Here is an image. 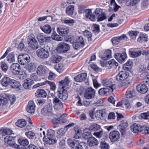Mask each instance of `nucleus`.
I'll list each match as a JSON object with an SVG mask.
<instances>
[{"mask_svg": "<svg viewBox=\"0 0 149 149\" xmlns=\"http://www.w3.org/2000/svg\"><path fill=\"white\" fill-rule=\"evenodd\" d=\"M10 69L15 74H17L19 73V77L21 79H24L25 77L26 76L25 72H22L21 71L20 72L21 67L18 63H13L10 66Z\"/></svg>", "mask_w": 149, "mask_h": 149, "instance_id": "f257e3e1", "label": "nucleus"}, {"mask_svg": "<svg viewBox=\"0 0 149 149\" xmlns=\"http://www.w3.org/2000/svg\"><path fill=\"white\" fill-rule=\"evenodd\" d=\"M43 134L44 135L43 139L45 143L49 144H52L55 143L54 131L52 130H47L46 136H45L44 131L43 132Z\"/></svg>", "mask_w": 149, "mask_h": 149, "instance_id": "f03ea898", "label": "nucleus"}, {"mask_svg": "<svg viewBox=\"0 0 149 149\" xmlns=\"http://www.w3.org/2000/svg\"><path fill=\"white\" fill-rule=\"evenodd\" d=\"M80 90H82L83 92L84 91V97L86 99H92L94 98L95 96V91L91 87L87 88L85 90L84 88H82L80 89Z\"/></svg>", "mask_w": 149, "mask_h": 149, "instance_id": "7ed1b4c3", "label": "nucleus"}, {"mask_svg": "<svg viewBox=\"0 0 149 149\" xmlns=\"http://www.w3.org/2000/svg\"><path fill=\"white\" fill-rule=\"evenodd\" d=\"M70 47H49V52L51 54H57L67 52L70 49Z\"/></svg>", "mask_w": 149, "mask_h": 149, "instance_id": "20e7f679", "label": "nucleus"}, {"mask_svg": "<svg viewBox=\"0 0 149 149\" xmlns=\"http://www.w3.org/2000/svg\"><path fill=\"white\" fill-rule=\"evenodd\" d=\"M3 142L5 145L7 146H10L13 147H15L17 144L15 143V137L8 135L4 139Z\"/></svg>", "mask_w": 149, "mask_h": 149, "instance_id": "39448f33", "label": "nucleus"}, {"mask_svg": "<svg viewBox=\"0 0 149 149\" xmlns=\"http://www.w3.org/2000/svg\"><path fill=\"white\" fill-rule=\"evenodd\" d=\"M129 74L125 71H121L119 72L116 75V78L117 81L119 82H122L129 77Z\"/></svg>", "mask_w": 149, "mask_h": 149, "instance_id": "423d86ee", "label": "nucleus"}, {"mask_svg": "<svg viewBox=\"0 0 149 149\" xmlns=\"http://www.w3.org/2000/svg\"><path fill=\"white\" fill-rule=\"evenodd\" d=\"M36 51V53L37 56L42 59L47 58L49 56V52L44 49L43 47H40Z\"/></svg>", "mask_w": 149, "mask_h": 149, "instance_id": "0eeeda50", "label": "nucleus"}, {"mask_svg": "<svg viewBox=\"0 0 149 149\" xmlns=\"http://www.w3.org/2000/svg\"><path fill=\"white\" fill-rule=\"evenodd\" d=\"M115 59L120 63H123L127 59V56L125 52L122 53H116L114 54Z\"/></svg>", "mask_w": 149, "mask_h": 149, "instance_id": "6e6552de", "label": "nucleus"}, {"mask_svg": "<svg viewBox=\"0 0 149 149\" xmlns=\"http://www.w3.org/2000/svg\"><path fill=\"white\" fill-rule=\"evenodd\" d=\"M48 84L50 87V89L51 90L54 91L56 88V85L54 83L48 80H46L44 82L41 83H38L34 85L33 86V88H36L41 86H42Z\"/></svg>", "mask_w": 149, "mask_h": 149, "instance_id": "1a4fd4ad", "label": "nucleus"}, {"mask_svg": "<svg viewBox=\"0 0 149 149\" xmlns=\"http://www.w3.org/2000/svg\"><path fill=\"white\" fill-rule=\"evenodd\" d=\"M30 58L29 56L27 54H22L19 55L18 58V61L19 63L22 65L27 63L30 61Z\"/></svg>", "mask_w": 149, "mask_h": 149, "instance_id": "9d476101", "label": "nucleus"}, {"mask_svg": "<svg viewBox=\"0 0 149 149\" xmlns=\"http://www.w3.org/2000/svg\"><path fill=\"white\" fill-rule=\"evenodd\" d=\"M120 137L119 132L116 130H113L109 134V138L112 142H114L118 141Z\"/></svg>", "mask_w": 149, "mask_h": 149, "instance_id": "9b49d317", "label": "nucleus"}, {"mask_svg": "<svg viewBox=\"0 0 149 149\" xmlns=\"http://www.w3.org/2000/svg\"><path fill=\"white\" fill-rule=\"evenodd\" d=\"M128 126V124L125 120L121 121V124L117 127V129L120 132L122 137H124L125 134L126 127Z\"/></svg>", "mask_w": 149, "mask_h": 149, "instance_id": "f8f14e48", "label": "nucleus"}, {"mask_svg": "<svg viewBox=\"0 0 149 149\" xmlns=\"http://www.w3.org/2000/svg\"><path fill=\"white\" fill-rule=\"evenodd\" d=\"M113 79L112 78L110 79H105L102 81V84L104 86H107V88H112L113 91L115 89V85L113 84Z\"/></svg>", "mask_w": 149, "mask_h": 149, "instance_id": "ddd939ff", "label": "nucleus"}, {"mask_svg": "<svg viewBox=\"0 0 149 149\" xmlns=\"http://www.w3.org/2000/svg\"><path fill=\"white\" fill-rule=\"evenodd\" d=\"M73 47H83L85 45L83 38L81 36L78 37L77 38L72 42Z\"/></svg>", "mask_w": 149, "mask_h": 149, "instance_id": "4468645a", "label": "nucleus"}, {"mask_svg": "<svg viewBox=\"0 0 149 149\" xmlns=\"http://www.w3.org/2000/svg\"><path fill=\"white\" fill-rule=\"evenodd\" d=\"M136 95V91L134 88H129L125 93V96L127 99H132Z\"/></svg>", "mask_w": 149, "mask_h": 149, "instance_id": "2eb2a0df", "label": "nucleus"}, {"mask_svg": "<svg viewBox=\"0 0 149 149\" xmlns=\"http://www.w3.org/2000/svg\"><path fill=\"white\" fill-rule=\"evenodd\" d=\"M112 88H103L100 89L98 91L99 94L102 96H107L113 91Z\"/></svg>", "mask_w": 149, "mask_h": 149, "instance_id": "dca6fc26", "label": "nucleus"}, {"mask_svg": "<svg viewBox=\"0 0 149 149\" xmlns=\"http://www.w3.org/2000/svg\"><path fill=\"white\" fill-rule=\"evenodd\" d=\"M47 68L43 65H40L37 70V74L40 76H44L47 73Z\"/></svg>", "mask_w": 149, "mask_h": 149, "instance_id": "f3484780", "label": "nucleus"}, {"mask_svg": "<svg viewBox=\"0 0 149 149\" xmlns=\"http://www.w3.org/2000/svg\"><path fill=\"white\" fill-rule=\"evenodd\" d=\"M137 91L139 93L142 94L146 93L148 91L147 86L144 84H140L137 85L136 87Z\"/></svg>", "mask_w": 149, "mask_h": 149, "instance_id": "a211bd4d", "label": "nucleus"}, {"mask_svg": "<svg viewBox=\"0 0 149 149\" xmlns=\"http://www.w3.org/2000/svg\"><path fill=\"white\" fill-rule=\"evenodd\" d=\"M126 39L127 38L126 35L123 34L120 36L114 37L111 38V41L113 44L117 45L119 43L120 41L123 39Z\"/></svg>", "mask_w": 149, "mask_h": 149, "instance_id": "6ab92c4d", "label": "nucleus"}, {"mask_svg": "<svg viewBox=\"0 0 149 149\" xmlns=\"http://www.w3.org/2000/svg\"><path fill=\"white\" fill-rule=\"evenodd\" d=\"M31 35L29 36L28 44L30 47H38V42L34 38L33 35Z\"/></svg>", "mask_w": 149, "mask_h": 149, "instance_id": "aec40b11", "label": "nucleus"}, {"mask_svg": "<svg viewBox=\"0 0 149 149\" xmlns=\"http://www.w3.org/2000/svg\"><path fill=\"white\" fill-rule=\"evenodd\" d=\"M35 105L33 101L29 102L26 107V110L28 112L31 114L33 113L35 111Z\"/></svg>", "mask_w": 149, "mask_h": 149, "instance_id": "412c9836", "label": "nucleus"}, {"mask_svg": "<svg viewBox=\"0 0 149 149\" xmlns=\"http://www.w3.org/2000/svg\"><path fill=\"white\" fill-rule=\"evenodd\" d=\"M53 103L54 107L55 109H59L63 107V104L61 101L57 97H56L53 99Z\"/></svg>", "mask_w": 149, "mask_h": 149, "instance_id": "4be33fe9", "label": "nucleus"}, {"mask_svg": "<svg viewBox=\"0 0 149 149\" xmlns=\"http://www.w3.org/2000/svg\"><path fill=\"white\" fill-rule=\"evenodd\" d=\"M84 13L85 15L86 18H89L92 21H95V16L92 14V10L91 9H86Z\"/></svg>", "mask_w": 149, "mask_h": 149, "instance_id": "5701e85b", "label": "nucleus"}, {"mask_svg": "<svg viewBox=\"0 0 149 149\" xmlns=\"http://www.w3.org/2000/svg\"><path fill=\"white\" fill-rule=\"evenodd\" d=\"M47 95L46 91L43 89H38L35 93V96L37 97L45 98Z\"/></svg>", "mask_w": 149, "mask_h": 149, "instance_id": "b1692460", "label": "nucleus"}, {"mask_svg": "<svg viewBox=\"0 0 149 149\" xmlns=\"http://www.w3.org/2000/svg\"><path fill=\"white\" fill-rule=\"evenodd\" d=\"M148 40V35L146 33H141L137 38V41L140 43H142L143 42H147Z\"/></svg>", "mask_w": 149, "mask_h": 149, "instance_id": "393cba45", "label": "nucleus"}, {"mask_svg": "<svg viewBox=\"0 0 149 149\" xmlns=\"http://www.w3.org/2000/svg\"><path fill=\"white\" fill-rule=\"evenodd\" d=\"M33 80L28 78L25 79L23 84V86L26 89H29L31 88L32 85L33 84Z\"/></svg>", "mask_w": 149, "mask_h": 149, "instance_id": "a878e982", "label": "nucleus"}, {"mask_svg": "<svg viewBox=\"0 0 149 149\" xmlns=\"http://www.w3.org/2000/svg\"><path fill=\"white\" fill-rule=\"evenodd\" d=\"M132 82V80L130 77L127 78V79H126L121 82L120 85L121 87L126 88L131 85Z\"/></svg>", "mask_w": 149, "mask_h": 149, "instance_id": "bb28decb", "label": "nucleus"}, {"mask_svg": "<svg viewBox=\"0 0 149 149\" xmlns=\"http://www.w3.org/2000/svg\"><path fill=\"white\" fill-rule=\"evenodd\" d=\"M106 65L107 68L110 69L112 68H116L118 65V64L114 59H112L107 61Z\"/></svg>", "mask_w": 149, "mask_h": 149, "instance_id": "cd10ccee", "label": "nucleus"}, {"mask_svg": "<svg viewBox=\"0 0 149 149\" xmlns=\"http://www.w3.org/2000/svg\"><path fill=\"white\" fill-rule=\"evenodd\" d=\"M132 66V60L129 59L127 62L123 65V69L126 71H130L131 70Z\"/></svg>", "mask_w": 149, "mask_h": 149, "instance_id": "c85d7f7f", "label": "nucleus"}, {"mask_svg": "<svg viewBox=\"0 0 149 149\" xmlns=\"http://www.w3.org/2000/svg\"><path fill=\"white\" fill-rule=\"evenodd\" d=\"M58 97L62 100H66L68 97V93L67 91L63 89L62 92L61 91L58 93Z\"/></svg>", "mask_w": 149, "mask_h": 149, "instance_id": "c756f323", "label": "nucleus"}, {"mask_svg": "<svg viewBox=\"0 0 149 149\" xmlns=\"http://www.w3.org/2000/svg\"><path fill=\"white\" fill-rule=\"evenodd\" d=\"M87 77L86 73H83L78 74L74 78L75 81L77 82H81L84 81Z\"/></svg>", "mask_w": 149, "mask_h": 149, "instance_id": "7c9ffc66", "label": "nucleus"}, {"mask_svg": "<svg viewBox=\"0 0 149 149\" xmlns=\"http://www.w3.org/2000/svg\"><path fill=\"white\" fill-rule=\"evenodd\" d=\"M21 86L19 82L14 79H11L9 86L12 88L19 89Z\"/></svg>", "mask_w": 149, "mask_h": 149, "instance_id": "2f4dec72", "label": "nucleus"}, {"mask_svg": "<svg viewBox=\"0 0 149 149\" xmlns=\"http://www.w3.org/2000/svg\"><path fill=\"white\" fill-rule=\"evenodd\" d=\"M106 113L105 110L102 109L97 110L94 113V115L96 119L99 120L101 119L103 116L104 114Z\"/></svg>", "mask_w": 149, "mask_h": 149, "instance_id": "473e14b6", "label": "nucleus"}, {"mask_svg": "<svg viewBox=\"0 0 149 149\" xmlns=\"http://www.w3.org/2000/svg\"><path fill=\"white\" fill-rule=\"evenodd\" d=\"M87 143L90 146H94L99 144V142L97 139L93 137H91L87 140Z\"/></svg>", "mask_w": 149, "mask_h": 149, "instance_id": "72a5a7b5", "label": "nucleus"}, {"mask_svg": "<svg viewBox=\"0 0 149 149\" xmlns=\"http://www.w3.org/2000/svg\"><path fill=\"white\" fill-rule=\"evenodd\" d=\"M11 79L9 77L4 76L1 80V84L4 86H9Z\"/></svg>", "mask_w": 149, "mask_h": 149, "instance_id": "f704fd0d", "label": "nucleus"}, {"mask_svg": "<svg viewBox=\"0 0 149 149\" xmlns=\"http://www.w3.org/2000/svg\"><path fill=\"white\" fill-rule=\"evenodd\" d=\"M67 143L72 148L74 149L79 142L74 139H68L67 140Z\"/></svg>", "mask_w": 149, "mask_h": 149, "instance_id": "c9c22d12", "label": "nucleus"}, {"mask_svg": "<svg viewBox=\"0 0 149 149\" xmlns=\"http://www.w3.org/2000/svg\"><path fill=\"white\" fill-rule=\"evenodd\" d=\"M141 126L136 123H134L131 126V129L134 133H137L140 132L141 129L143 128Z\"/></svg>", "mask_w": 149, "mask_h": 149, "instance_id": "e433bc0d", "label": "nucleus"}, {"mask_svg": "<svg viewBox=\"0 0 149 149\" xmlns=\"http://www.w3.org/2000/svg\"><path fill=\"white\" fill-rule=\"evenodd\" d=\"M70 82L69 79L68 77H65L64 80H62L59 82V85L63 89L65 88Z\"/></svg>", "mask_w": 149, "mask_h": 149, "instance_id": "4c0bfd02", "label": "nucleus"}, {"mask_svg": "<svg viewBox=\"0 0 149 149\" xmlns=\"http://www.w3.org/2000/svg\"><path fill=\"white\" fill-rule=\"evenodd\" d=\"M142 54L141 50H138L136 51H134L129 50V55L132 57L136 58L140 56Z\"/></svg>", "mask_w": 149, "mask_h": 149, "instance_id": "58836bf2", "label": "nucleus"}, {"mask_svg": "<svg viewBox=\"0 0 149 149\" xmlns=\"http://www.w3.org/2000/svg\"><path fill=\"white\" fill-rule=\"evenodd\" d=\"M111 57V51L110 49L106 50L102 57V59L107 60L109 59Z\"/></svg>", "mask_w": 149, "mask_h": 149, "instance_id": "ea45409f", "label": "nucleus"}, {"mask_svg": "<svg viewBox=\"0 0 149 149\" xmlns=\"http://www.w3.org/2000/svg\"><path fill=\"white\" fill-rule=\"evenodd\" d=\"M18 141L21 146H25L28 145L29 143V141L27 139L23 138H19Z\"/></svg>", "mask_w": 149, "mask_h": 149, "instance_id": "a19ab883", "label": "nucleus"}, {"mask_svg": "<svg viewBox=\"0 0 149 149\" xmlns=\"http://www.w3.org/2000/svg\"><path fill=\"white\" fill-rule=\"evenodd\" d=\"M52 111V107L49 105H47L45 106L41 110V112L44 115L50 113Z\"/></svg>", "mask_w": 149, "mask_h": 149, "instance_id": "79ce46f5", "label": "nucleus"}, {"mask_svg": "<svg viewBox=\"0 0 149 149\" xmlns=\"http://www.w3.org/2000/svg\"><path fill=\"white\" fill-rule=\"evenodd\" d=\"M40 28L43 32L46 33H50L52 31V28L49 25L45 24L43 26H41Z\"/></svg>", "mask_w": 149, "mask_h": 149, "instance_id": "37998d69", "label": "nucleus"}, {"mask_svg": "<svg viewBox=\"0 0 149 149\" xmlns=\"http://www.w3.org/2000/svg\"><path fill=\"white\" fill-rule=\"evenodd\" d=\"M62 57L58 55H53L50 58L51 61L54 63H57L62 59Z\"/></svg>", "mask_w": 149, "mask_h": 149, "instance_id": "c03bdc74", "label": "nucleus"}, {"mask_svg": "<svg viewBox=\"0 0 149 149\" xmlns=\"http://www.w3.org/2000/svg\"><path fill=\"white\" fill-rule=\"evenodd\" d=\"M26 124V122L24 119H20L17 120L15 125L17 126L22 128L25 127Z\"/></svg>", "mask_w": 149, "mask_h": 149, "instance_id": "a18cd8bd", "label": "nucleus"}, {"mask_svg": "<svg viewBox=\"0 0 149 149\" xmlns=\"http://www.w3.org/2000/svg\"><path fill=\"white\" fill-rule=\"evenodd\" d=\"M12 133V130L8 128L1 129L0 130V134L3 136L10 135Z\"/></svg>", "mask_w": 149, "mask_h": 149, "instance_id": "49530a36", "label": "nucleus"}, {"mask_svg": "<svg viewBox=\"0 0 149 149\" xmlns=\"http://www.w3.org/2000/svg\"><path fill=\"white\" fill-rule=\"evenodd\" d=\"M24 68L28 70L29 72H30L34 71L36 69V67L33 63H30L25 65Z\"/></svg>", "mask_w": 149, "mask_h": 149, "instance_id": "de8ad7c7", "label": "nucleus"}, {"mask_svg": "<svg viewBox=\"0 0 149 149\" xmlns=\"http://www.w3.org/2000/svg\"><path fill=\"white\" fill-rule=\"evenodd\" d=\"M101 128L100 126L95 123H93L90 126L89 130L91 132L99 130Z\"/></svg>", "mask_w": 149, "mask_h": 149, "instance_id": "09e8293b", "label": "nucleus"}, {"mask_svg": "<svg viewBox=\"0 0 149 149\" xmlns=\"http://www.w3.org/2000/svg\"><path fill=\"white\" fill-rule=\"evenodd\" d=\"M57 32L62 36H65L69 32V31L67 29L58 28L57 29Z\"/></svg>", "mask_w": 149, "mask_h": 149, "instance_id": "8fccbe9b", "label": "nucleus"}, {"mask_svg": "<svg viewBox=\"0 0 149 149\" xmlns=\"http://www.w3.org/2000/svg\"><path fill=\"white\" fill-rule=\"evenodd\" d=\"M74 6L69 5L67 7L66 9V13L68 15H73L74 13Z\"/></svg>", "mask_w": 149, "mask_h": 149, "instance_id": "3c124183", "label": "nucleus"}, {"mask_svg": "<svg viewBox=\"0 0 149 149\" xmlns=\"http://www.w3.org/2000/svg\"><path fill=\"white\" fill-rule=\"evenodd\" d=\"M37 39L40 44L41 45H43V43L45 42V37L42 33H40L38 35Z\"/></svg>", "mask_w": 149, "mask_h": 149, "instance_id": "603ef678", "label": "nucleus"}, {"mask_svg": "<svg viewBox=\"0 0 149 149\" xmlns=\"http://www.w3.org/2000/svg\"><path fill=\"white\" fill-rule=\"evenodd\" d=\"M74 129L75 132L74 138L76 139L79 138L80 137L79 135L80 134L81 132L80 128L79 127L76 126L74 127Z\"/></svg>", "mask_w": 149, "mask_h": 149, "instance_id": "864d4df0", "label": "nucleus"}, {"mask_svg": "<svg viewBox=\"0 0 149 149\" xmlns=\"http://www.w3.org/2000/svg\"><path fill=\"white\" fill-rule=\"evenodd\" d=\"M83 33L87 38L88 41H91L92 40V35L91 32L88 30H85L83 32Z\"/></svg>", "mask_w": 149, "mask_h": 149, "instance_id": "5fc2aeb1", "label": "nucleus"}, {"mask_svg": "<svg viewBox=\"0 0 149 149\" xmlns=\"http://www.w3.org/2000/svg\"><path fill=\"white\" fill-rule=\"evenodd\" d=\"M87 144L84 142H81L78 144L74 149H87Z\"/></svg>", "mask_w": 149, "mask_h": 149, "instance_id": "6e6d98bb", "label": "nucleus"}, {"mask_svg": "<svg viewBox=\"0 0 149 149\" xmlns=\"http://www.w3.org/2000/svg\"><path fill=\"white\" fill-rule=\"evenodd\" d=\"M55 68L59 73L62 72L64 69L63 65L61 63L56 64L55 66Z\"/></svg>", "mask_w": 149, "mask_h": 149, "instance_id": "4d7b16f0", "label": "nucleus"}, {"mask_svg": "<svg viewBox=\"0 0 149 149\" xmlns=\"http://www.w3.org/2000/svg\"><path fill=\"white\" fill-rule=\"evenodd\" d=\"M86 129H85L83 131V133L82 134V137L85 139H88L91 136V133L89 131H87Z\"/></svg>", "mask_w": 149, "mask_h": 149, "instance_id": "13d9d810", "label": "nucleus"}, {"mask_svg": "<svg viewBox=\"0 0 149 149\" xmlns=\"http://www.w3.org/2000/svg\"><path fill=\"white\" fill-rule=\"evenodd\" d=\"M67 115V114H63L61 116L60 118V124L65 125L68 123L69 121L67 120L66 119L62 118L66 117Z\"/></svg>", "mask_w": 149, "mask_h": 149, "instance_id": "bf43d9fd", "label": "nucleus"}, {"mask_svg": "<svg viewBox=\"0 0 149 149\" xmlns=\"http://www.w3.org/2000/svg\"><path fill=\"white\" fill-rule=\"evenodd\" d=\"M7 61L8 63H12L15 61V55L13 53H10L7 57Z\"/></svg>", "mask_w": 149, "mask_h": 149, "instance_id": "052dcab7", "label": "nucleus"}, {"mask_svg": "<svg viewBox=\"0 0 149 149\" xmlns=\"http://www.w3.org/2000/svg\"><path fill=\"white\" fill-rule=\"evenodd\" d=\"M3 95H1L0 96V105H3L8 103V100L6 97H4Z\"/></svg>", "mask_w": 149, "mask_h": 149, "instance_id": "680f3d73", "label": "nucleus"}, {"mask_svg": "<svg viewBox=\"0 0 149 149\" xmlns=\"http://www.w3.org/2000/svg\"><path fill=\"white\" fill-rule=\"evenodd\" d=\"M62 23L67 24H72L75 22V21L73 19H61Z\"/></svg>", "mask_w": 149, "mask_h": 149, "instance_id": "e2e57ef3", "label": "nucleus"}, {"mask_svg": "<svg viewBox=\"0 0 149 149\" xmlns=\"http://www.w3.org/2000/svg\"><path fill=\"white\" fill-rule=\"evenodd\" d=\"M25 134L27 137L30 139H33L35 136L34 132L31 131L26 132Z\"/></svg>", "mask_w": 149, "mask_h": 149, "instance_id": "0e129e2a", "label": "nucleus"}, {"mask_svg": "<svg viewBox=\"0 0 149 149\" xmlns=\"http://www.w3.org/2000/svg\"><path fill=\"white\" fill-rule=\"evenodd\" d=\"M52 39L57 41H61L62 39L60 36L57 34L56 32H53L51 36Z\"/></svg>", "mask_w": 149, "mask_h": 149, "instance_id": "69168bd1", "label": "nucleus"}, {"mask_svg": "<svg viewBox=\"0 0 149 149\" xmlns=\"http://www.w3.org/2000/svg\"><path fill=\"white\" fill-rule=\"evenodd\" d=\"M141 127H143L141 130L140 132L142 134H144L146 135L149 134V127L147 126H142Z\"/></svg>", "mask_w": 149, "mask_h": 149, "instance_id": "338daca9", "label": "nucleus"}, {"mask_svg": "<svg viewBox=\"0 0 149 149\" xmlns=\"http://www.w3.org/2000/svg\"><path fill=\"white\" fill-rule=\"evenodd\" d=\"M100 147L101 149H109V145L104 141H102L100 143Z\"/></svg>", "mask_w": 149, "mask_h": 149, "instance_id": "774afa93", "label": "nucleus"}]
</instances>
